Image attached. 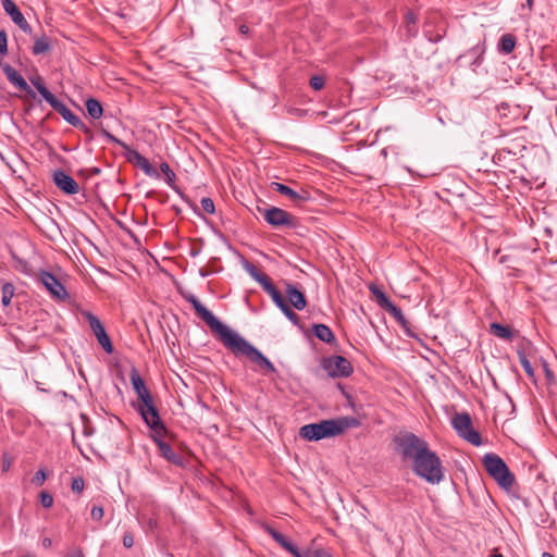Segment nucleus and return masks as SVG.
Listing matches in <instances>:
<instances>
[{
  "mask_svg": "<svg viewBox=\"0 0 557 557\" xmlns=\"http://www.w3.org/2000/svg\"><path fill=\"white\" fill-rule=\"evenodd\" d=\"M518 357L521 367L523 368L524 372L528 374L529 377H534V370L532 368V364L530 360L528 359L524 351H518Z\"/></svg>",
  "mask_w": 557,
  "mask_h": 557,
  "instance_id": "c9c22d12",
  "label": "nucleus"
},
{
  "mask_svg": "<svg viewBox=\"0 0 557 557\" xmlns=\"http://www.w3.org/2000/svg\"><path fill=\"white\" fill-rule=\"evenodd\" d=\"M220 339L236 357H247L265 373H276L277 370L270 359L237 332L228 329Z\"/></svg>",
  "mask_w": 557,
  "mask_h": 557,
  "instance_id": "f03ea898",
  "label": "nucleus"
},
{
  "mask_svg": "<svg viewBox=\"0 0 557 557\" xmlns=\"http://www.w3.org/2000/svg\"><path fill=\"white\" fill-rule=\"evenodd\" d=\"M46 479H47V473H46L45 469H39L33 478V483L37 486H41L45 483Z\"/></svg>",
  "mask_w": 557,
  "mask_h": 557,
  "instance_id": "37998d69",
  "label": "nucleus"
},
{
  "mask_svg": "<svg viewBox=\"0 0 557 557\" xmlns=\"http://www.w3.org/2000/svg\"><path fill=\"white\" fill-rule=\"evenodd\" d=\"M187 301L193 306L196 313L208 324L212 332L221 338L230 329L223 324L209 309H207L195 295H189Z\"/></svg>",
  "mask_w": 557,
  "mask_h": 557,
  "instance_id": "f8f14e48",
  "label": "nucleus"
},
{
  "mask_svg": "<svg viewBox=\"0 0 557 557\" xmlns=\"http://www.w3.org/2000/svg\"><path fill=\"white\" fill-rule=\"evenodd\" d=\"M162 436L163 435H157L156 433H153L151 435L152 441L157 444V446L159 448L160 455L165 460H168L169 462H171L173 465L183 466L184 465L183 457L181 455H178L177 453H175L173 450V448L171 447V445L162 440Z\"/></svg>",
  "mask_w": 557,
  "mask_h": 557,
  "instance_id": "412c9836",
  "label": "nucleus"
},
{
  "mask_svg": "<svg viewBox=\"0 0 557 557\" xmlns=\"http://www.w3.org/2000/svg\"><path fill=\"white\" fill-rule=\"evenodd\" d=\"M542 557H554V555H553V554H550V553H548V552H544V553L542 554Z\"/></svg>",
  "mask_w": 557,
  "mask_h": 557,
  "instance_id": "5fc2aeb1",
  "label": "nucleus"
},
{
  "mask_svg": "<svg viewBox=\"0 0 557 557\" xmlns=\"http://www.w3.org/2000/svg\"><path fill=\"white\" fill-rule=\"evenodd\" d=\"M2 71L7 77V79L12 84L14 85L15 87H17L20 90L22 91H25L28 96H30L32 98H35L36 97V94L34 92V90L29 87V85L27 84V82L25 81V78L14 69L12 67L11 65L9 64H5L3 65L2 67Z\"/></svg>",
  "mask_w": 557,
  "mask_h": 557,
  "instance_id": "5701e85b",
  "label": "nucleus"
},
{
  "mask_svg": "<svg viewBox=\"0 0 557 557\" xmlns=\"http://www.w3.org/2000/svg\"><path fill=\"white\" fill-rule=\"evenodd\" d=\"M41 545L45 547V548H50L51 545H52V541L50 537H45L42 539L41 541Z\"/></svg>",
  "mask_w": 557,
  "mask_h": 557,
  "instance_id": "3c124183",
  "label": "nucleus"
},
{
  "mask_svg": "<svg viewBox=\"0 0 557 557\" xmlns=\"http://www.w3.org/2000/svg\"><path fill=\"white\" fill-rule=\"evenodd\" d=\"M412 471L430 484H440L444 479L442 460L430 448L412 463Z\"/></svg>",
  "mask_w": 557,
  "mask_h": 557,
  "instance_id": "39448f33",
  "label": "nucleus"
},
{
  "mask_svg": "<svg viewBox=\"0 0 557 557\" xmlns=\"http://www.w3.org/2000/svg\"><path fill=\"white\" fill-rule=\"evenodd\" d=\"M103 508L101 506H94L90 516L94 520H100L103 517Z\"/></svg>",
  "mask_w": 557,
  "mask_h": 557,
  "instance_id": "09e8293b",
  "label": "nucleus"
},
{
  "mask_svg": "<svg viewBox=\"0 0 557 557\" xmlns=\"http://www.w3.org/2000/svg\"><path fill=\"white\" fill-rule=\"evenodd\" d=\"M270 187H271V189L288 197L296 205H299L301 202H306V201L310 200V194L305 189H301L300 191H296V190L292 189L290 187H288L287 185H284L282 183H277V182H272L270 184Z\"/></svg>",
  "mask_w": 557,
  "mask_h": 557,
  "instance_id": "4be33fe9",
  "label": "nucleus"
},
{
  "mask_svg": "<svg viewBox=\"0 0 557 557\" xmlns=\"http://www.w3.org/2000/svg\"><path fill=\"white\" fill-rule=\"evenodd\" d=\"M359 425L360 421L355 417H341L305 424L300 428L299 435L304 440L318 442L323 438L338 436L346 430L358 428Z\"/></svg>",
  "mask_w": 557,
  "mask_h": 557,
  "instance_id": "f257e3e1",
  "label": "nucleus"
},
{
  "mask_svg": "<svg viewBox=\"0 0 557 557\" xmlns=\"http://www.w3.org/2000/svg\"><path fill=\"white\" fill-rule=\"evenodd\" d=\"M285 294L290 306H293L296 310H304L306 308V296L296 285L287 283Z\"/></svg>",
  "mask_w": 557,
  "mask_h": 557,
  "instance_id": "393cba45",
  "label": "nucleus"
},
{
  "mask_svg": "<svg viewBox=\"0 0 557 557\" xmlns=\"http://www.w3.org/2000/svg\"><path fill=\"white\" fill-rule=\"evenodd\" d=\"M492 333L503 339H510L512 337V331L509 326L494 322L491 324Z\"/></svg>",
  "mask_w": 557,
  "mask_h": 557,
  "instance_id": "2f4dec72",
  "label": "nucleus"
},
{
  "mask_svg": "<svg viewBox=\"0 0 557 557\" xmlns=\"http://www.w3.org/2000/svg\"><path fill=\"white\" fill-rule=\"evenodd\" d=\"M301 557H332L327 552L323 549H308L302 552Z\"/></svg>",
  "mask_w": 557,
  "mask_h": 557,
  "instance_id": "ea45409f",
  "label": "nucleus"
},
{
  "mask_svg": "<svg viewBox=\"0 0 557 557\" xmlns=\"http://www.w3.org/2000/svg\"><path fill=\"white\" fill-rule=\"evenodd\" d=\"M101 133L110 143H114V144L119 145L120 147H122L123 149H125L127 151L126 152L127 160L129 162H132L133 164H135L136 166H138L139 169L143 168V165L149 161L146 157H144L137 150L131 149L124 141L120 140L119 138H116L115 136L110 134L108 131L102 129Z\"/></svg>",
  "mask_w": 557,
  "mask_h": 557,
  "instance_id": "aec40b11",
  "label": "nucleus"
},
{
  "mask_svg": "<svg viewBox=\"0 0 557 557\" xmlns=\"http://www.w3.org/2000/svg\"><path fill=\"white\" fill-rule=\"evenodd\" d=\"M40 281L52 296L62 300L69 297L64 285L52 273L42 271L40 273Z\"/></svg>",
  "mask_w": 557,
  "mask_h": 557,
  "instance_id": "f3484780",
  "label": "nucleus"
},
{
  "mask_svg": "<svg viewBox=\"0 0 557 557\" xmlns=\"http://www.w3.org/2000/svg\"><path fill=\"white\" fill-rule=\"evenodd\" d=\"M313 334L321 342L332 344L335 342V336L331 329L325 324H314L313 325Z\"/></svg>",
  "mask_w": 557,
  "mask_h": 557,
  "instance_id": "bb28decb",
  "label": "nucleus"
},
{
  "mask_svg": "<svg viewBox=\"0 0 557 557\" xmlns=\"http://www.w3.org/2000/svg\"><path fill=\"white\" fill-rule=\"evenodd\" d=\"M527 5L529 7V9H531L533 5V0H527Z\"/></svg>",
  "mask_w": 557,
  "mask_h": 557,
  "instance_id": "6e6d98bb",
  "label": "nucleus"
},
{
  "mask_svg": "<svg viewBox=\"0 0 557 557\" xmlns=\"http://www.w3.org/2000/svg\"><path fill=\"white\" fill-rule=\"evenodd\" d=\"M160 171L164 174L165 176V183L169 185V186H173L175 180H176V175L174 173V171L170 168V165L166 163V162H162L160 164Z\"/></svg>",
  "mask_w": 557,
  "mask_h": 557,
  "instance_id": "f704fd0d",
  "label": "nucleus"
},
{
  "mask_svg": "<svg viewBox=\"0 0 557 557\" xmlns=\"http://www.w3.org/2000/svg\"><path fill=\"white\" fill-rule=\"evenodd\" d=\"M85 106H86L88 115L92 120H99L102 116L103 109H102L100 101H98L97 99H95V98L87 99Z\"/></svg>",
  "mask_w": 557,
  "mask_h": 557,
  "instance_id": "c85d7f7f",
  "label": "nucleus"
},
{
  "mask_svg": "<svg viewBox=\"0 0 557 557\" xmlns=\"http://www.w3.org/2000/svg\"><path fill=\"white\" fill-rule=\"evenodd\" d=\"M36 384H37V388H38L40 392L49 393V391H48V389H46V388H44V386H39V383H38V382H36Z\"/></svg>",
  "mask_w": 557,
  "mask_h": 557,
  "instance_id": "864d4df0",
  "label": "nucleus"
},
{
  "mask_svg": "<svg viewBox=\"0 0 557 557\" xmlns=\"http://www.w3.org/2000/svg\"><path fill=\"white\" fill-rule=\"evenodd\" d=\"M490 557H504L502 554H493Z\"/></svg>",
  "mask_w": 557,
  "mask_h": 557,
  "instance_id": "4d7b16f0",
  "label": "nucleus"
},
{
  "mask_svg": "<svg viewBox=\"0 0 557 557\" xmlns=\"http://www.w3.org/2000/svg\"><path fill=\"white\" fill-rule=\"evenodd\" d=\"M322 367L332 377H348L354 371L350 361L343 356L324 358Z\"/></svg>",
  "mask_w": 557,
  "mask_h": 557,
  "instance_id": "ddd939ff",
  "label": "nucleus"
},
{
  "mask_svg": "<svg viewBox=\"0 0 557 557\" xmlns=\"http://www.w3.org/2000/svg\"><path fill=\"white\" fill-rule=\"evenodd\" d=\"M309 84L312 89L320 90L324 86V78L322 76L314 75L310 78Z\"/></svg>",
  "mask_w": 557,
  "mask_h": 557,
  "instance_id": "79ce46f5",
  "label": "nucleus"
},
{
  "mask_svg": "<svg viewBox=\"0 0 557 557\" xmlns=\"http://www.w3.org/2000/svg\"><path fill=\"white\" fill-rule=\"evenodd\" d=\"M483 465L491 478L504 490L509 491L515 483V475L506 462L496 454L488 453L483 457Z\"/></svg>",
  "mask_w": 557,
  "mask_h": 557,
  "instance_id": "0eeeda50",
  "label": "nucleus"
},
{
  "mask_svg": "<svg viewBox=\"0 0 557 557\" xmlns=\"http://www.w3.org/2000/svg\"><path fill=\"white\" fill-rule=\"evenodd\" d=\"M84 317L88 321L89 326L92 330L100 346L106 352L111 354L113 351V345L101 321L89 311L84 312Z\"/></svg>",
  "mask_w": 557,
  "mask_h": 557,
  "instance_id": "2eb2a0df",
  "label": "nucleus"
},
{
  "mask_svg": "<svg viewBox=\"0 0 557 557\" xmlns=\"http://www.w3.org/2000/svg\"><path fill=\"white\" fill-rule=\"evenodd\" d=\"M370 290L375 296L376 301L381 308L386 310L393 304V301L389 299V297L384 292H382L379 287L371 286Z\"/></svg>",
  "mask_w": 557,
  "mask_h": 557,
  "instance_id": "473e14b6",
  "label": "nucleus"
},
{
  "mask_svg": "<svg viewBox=\"0 0 557 557\" xmlns=\"http://www.w3.org/2000/svg\"><path fill=\"white\" fill-rule=\"evenodd\" d=\"M101 133L110 143H114V144L119 145L120 147H122L123 149H125L127 151L126 152L127 160L129 162H132L133 164H135L136 166H138L139 169L143 168V165L149 161L146 157H144L137 150L131 149L124 141L120 140L119 138H116L115 136L110 134L108 131L102 129Z\"/></svg>",
  "mask_w": 557,
  "mask_h": 557,
  "instance_id": "6ab92c4d",
  "label": "nucleus"
},
{
  "mask_svg": "<svg viewBox=\"0 0 557 557\" xmlns=\"http://www.w3.org/2000/svg\"><path fill=\"white\" fill-rule=\"evenodd\" d=\"M220 339L236 357H247L265 373H276L277 370L270 359L237 332L228 329Z\"/></svg>",
  "mask_w": 557,
  "mask_h": 557,
  "instance_id": "7ed1b4c3",
  "label": "nucleus"
},
{
  "mask_svg": "<svg viewBox=\"0 0 557 557\" xmlns=\"http://www.w3.org/2000/svg\"><path fill=\"white\" fill-rule=\"evenodd\" d=\"M398 450L404 459H409L412 463L418 457L429 449V444L413 433H406L395 438Z\"/></svg>",
  "mask_w": 557,
  "mask_h": 557,
  "instance_id": "1a4fd4ad",
  "label": "nucleus"
},
{
  "mask_svg": "<svg viewBox=\"0 0 557 557\" xmlns=\"http://www.w3.org/2000/svg\"><path fill=\"white\" fill-rule=\"evenodd\" d=\"M136 410L140 413L145 423L152 431V434L156 433L157 435H164L166 433L165 425L160 418L152 397L147 400L138 401Z\"/></svg>",
  "mask_w": 557,
  "mask_h": 557,
  "instance_id": "9d476101",
  "label": "nucleus"
},
{
  "mask_svg": "<svg viewBox=\"0 0 557 557\" xmlns=\"http://www.w3.org/2000/svg\"><path fill=\"white\" fill-rule=\"evenodd\" d=\"M8 51V37L2 30L0 32V55H4Z\"/></svg>",
  "mask_w": 557,
  "mask_h": 557,
  "instance_id": "de8ad7c7",
  "label": "nucleus"
},
{
  "mask_svg": "<svg viewBox=\"0 0 557 557\" xmlns=\"http://www.w3.org/2000/svg\"><path fill=\"white\" fill-rule=\"evenodd\" d=\"M469 53L476 55L472 64L480 65L482 62L483 49H481L479 46H475L469 51Z\"/></svg>",
  "mask_w": 557,
  "mask_h": 557,
  "instance_id": "a18cd8bd",
  "label": "nucleus"
},
{
  "mask_svg": "<svg viewBox=\"0 0 557 557\" xmlns=\"http://www.w3.org/2000/svg\"><path fill=\"white\" fill-rule=\"evenodd\" d=\"M239 32L240 34L246 35L249 32V27L247 25H240Z\"/></svg>",
  "mask_w": 557,
  "mask_h": 557,
  "instance_id": "603ef678",
  "label": "nucleus"
},
{
  "mask_svg": "<svg viewBox=\"0 0 557 557\" xmlns=\"http://www.w3.org/2000/svg\"><path fill=\"white\" fill-rule=\"evenodd\" d=\"M220 339L236 357H247L265 373H276L277 370L270 359L237 332L228 329Z\"/></svg>",
  "mask_w": 557,
  "mask_h": 557,
  "instance_id": "20e7f679",
  "label": "nucleus"
},
{
  "mask_svg": "<svg viewBox=\"0 0 557 557\" xmlns=\"http://www.w3.org/2000/svg\"><path fill=\"white\" fill-rule=\"evenodd\" d=\"M386 311L398 322V324L405 330L407 334L409 333L410 323L405 318L401 309L397 307L394 302L386 309Z\"/></svg>",
  "mask_w": 557,
  "mask_h": 557,
  "instance_id": "cd10ccee",
  "label": "nucleus"
},
{
  "mask_svg": "<svg viewBox=\"0 0 557 557\" xmlns=\"http://www.w3.org/2000/svg\"><path fill=\"white\" fill-rule=\"evenodd\" d=\"M55 186L66 195H75L79 191L77 182L63 170H57L52 174Z\"/></svg>",
  "mask_w": 557,
  "mask_h": 557,
  "instance_id": "a211bd4d",
  "label": "nucleus"
},
{
  "mask_svg": "<svg viewBox=\"0 0 557 557\" xmlns=\"http://www.w3.org/2000/svg\"><path fill=\"white\" fill-rule=\"evenodd\" d=\"M30 83L42 96V98L51 106V108L63 117L64 121H66L70 125L81 129L85 134L91 136L89 127L46 87L40 77L30 78Z\"/></svg>",
  "mask_w": 557,
  "mask_h": 557,
  "instance_id": "423d86ee",
  "label": "nucleus"
},
{
  "mask_svg": "<svg viewBox=\"0 0 557 557\" xmlns=\"http://www.w3.org/2000/svg\"><path fill=\"white\" fill-rule=\"evenodd\" d=\"M14 296V286L11 283H4L1 287V302L4 307L11 304Z\"/></svg>",
  "mask_w": 557,
  "mask_h": 557,
  "instance_id": "72a5a7b5",
  "label": "nucleus"
},
{
  "mask_svg": "<svg viewBox=\"0 0 557 557\" xmlns=\"http://www.w3.org/2000/svg\"><path fill=\"white\" fill-rule=\"evenodd\" d=\"M123 545L126 548H131L134 545V537L131 533H125L123 536Z\"/></svg>",
  "mask_w": 557,
  "mask_h": 557,
  "instance_id": "8fccbe9b",
  "label": "nucleus"
},
{
  "mask_svg": "<svg viewBox=\"0 0 557 557\" xmlns=\"http://www.w3.org/2000/svg\"><path fill=\"white\" fill-rule=\"evenodd\" d=\"M259 212L263 215L267 223L274 227H293L294 218L285 210L277 207L258 208Z\"/></svg>",
  "mask_w": 557,
  "mask_h": 557,
  "instance_id": "4468645a",
  "label": "nucleus"
},
{
  "mask_svg": "<svg viewBox=\"0 0 557 557\" xmlns=\"http://www.w3.org/2000/svg\"><path fill=\"white\" fill-rule=\"evenodd\" d=\"M131 382L135 393L137 394L138 401L147 400L148 398L152 397L149 389L146 387L143 377L135 369H133L131 372Z\"/></svg>",
  "mask_w": 557,
  "mask_h": 557,
  "instance_id": "a878e982",
  "label": "nucleus"
},
{
  "mask_svg": "<svg viewBox=\"0 0 557 557\" xmlns=\"http://www.w3.org/2000/svg\"><path fill=\"white\" fill-rule=\"evenodd\" d=\"M147 530L154 531L158 528V520L153 517L141 518Z\"/></svg>",
  "mask_w": 557,
  "mask_h": 557,
  "instance_id": "49530a36",
  "label": "nucleus"
},
{
  "mask_svg": "<svg viewBox=\"0 0 557 557\" xmlns=\"http://www.w3.org/2000/svg\"><path fill=\"white\" fill-rule=\"evenodd\" d=\"M1 4L4 12L11 17L14 24H16L24 33H32L30 25L13 0H1Z\"/></svg>",
  "mask_w": 557,
  "mask_h": 557,
  "instance_id": "dca6fc26",
  "label": "nucleus"
},
{
  "mask_svg": "<svg viewBox=\"0 0 557 557\" xmlns=\"http://www.w3.org/2000/svg\"><path fill=\"white\" fill-rule=\"evenodd\" d=\"M84 487H85V482H84L83 478L77 476V478L73 479L72 484H71V488L73 492L81 493V492H83Z\"/></svg>",
  "mask_w": 557,
  "mask_h": 557,
  "instance_id": "c03bdc74",
  "label": "nucleus"
},
{
  "mask_svg": "<svg viewBox=\"0 0 557 557\" xmlns=\"http://www.w3.org/2000/svg\"><path fill=\"white\" fill-rule=\"evenodd\" d=\"M282 313L294 324H299V317L290 309L289 306L285 307L282 310Z\"/></svg>",
  "mask_w": 557,
  "mask_h": 557,
  "instance_id": "a19ab883",
  "label": "nucleus"
},
{
  "mask_svg": "<svg viewBox=\"0 0 557 557\" xmlns=\"http://www.w3.org/2000/svg\"><path fill=\"white\" fill-rule=\"evenodd\" d=\"M265 531L281 547L290 553L294 557H301L302 552H300L298 547L293 544L284 534L270 525L265 527Z\"/></svg>",
  "mask_w": 557,
  "mask_h": 557,
  "instance_id": "b1692460",
  "label": "nucleus"
},
{
  "mask_svg": "<svg viewBox=\"0 0 557 557\" xmlns=\"http://www.w3.org/2000/svg\"><path fill=\"white\" fill-rule=\"evenodd\" d=\"M140 170L149 177L160 178V172L152 166L149 161L145 163Z\"/></svg>",
  "mask_w": 557,
  "mask_h": 557,
  "instance_id": "e433bc0d",
  "label": "nucleus"
},
{
  "mask_svg": "<svg viewBox=\"0 0 557 557\" xmlns=\"http://www.w3.org/2000/svg\"><path fill=\"white\" fill-rule=\"evenodd\" d=\"M201 203V208L205 212L209 213V214H213L214 211H215V206H214V202L211 198L209 197H203L200 201Z\"/></svg>",
  "mask_w": 557,
  "mask_h": 557,
  "instance_id": "4c0bfd02",
  "label": "nucleus"
},
{
  "mask_svg": "<svg viewBox=\"0 0 557 557\" xmlns=\"http://www.w3.org/2000/svg\"><path fill=\"white\" fill-rule=\"evenodd\" d=\"M39 498L44 508H50L53 505V497L49 492L42 491L39 494Z\"/></svg>",
  "mask_w": 557,
  "mask_h": 557,
  "instance_id": "58836bf2",
  "label": "nucleus"
},
{
  "mask_svg": "<svg viewBox=\"0 0 557 557\" xmlns=\"http://www.w3.org/2000/svg\"><path fill=\"white\" fill-rule=\"evenodd\" d=\"M516 47V37L511 34H505L500 37L498 50L505 54H509Z\"/></svg>",
  "mask_w": 557,
  "mask_h": 557,
  "instance_id": "c756f323",
  "label": "nucleus"
},
{
  "mask_svg": "<svg viewBox=\"0 0 557 557\" xmlns=\"http://www.w3.org/2000/svg\"><path fill=\"white\" fill-rule=\"evenodd\" d=\"M50 39L42 35L39 38H36L34 46H33V53L34 54H42L50 50Z\"/></svg>",
  "mask_w": 557,
  "mask_h": 557,
  "instance_id": "7c9ffc66",
  "label": "nucleus"
},
{
  "mask_svg": "<svg viewBox=\"0 0 557 557\" xmlns=\"http://www.w3.org/2000/svg\"><path fill=\"white\" fill-rule=\"evenodd\" d=\"M451 424L458 435L474 446L482 444L481 435L472 426V420L469 413H456L451 419Z\"/></svg>",
  "mask_w": 557,
  "mask_h": 557,
  "instance_id": "9b49d317",
  "label": "nucleus"
},
{
  "mask_svg": "<svg viewBox=\"0 0 557 557\" xmlns=\"http://www.w3.org/2000/svg\"><path fill=\"white\" fill-rule=\"evenodd\" d=\"M243 267L246 272L262 286L263 290L272 298L273 302L281 311L288 306L283 294L274 286L271 278L265 273L261 272L249 261H245Z\"/></svg>",
  "mask_w": 557,
  "mask_h": 557,
  "instance_id": "6e6552de",
  "label": "nucleus"
}]
</instances>
